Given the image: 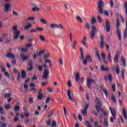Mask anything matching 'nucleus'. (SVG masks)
I'll list each match as a JSON object with an SVG mask.
<instances>
[{"label":"nucleus","instance_id":"1","mask_svg":"<svg viewBox=\"0 0 127 127\" xmlns=\"http://www.w3.org/2000/svg\"><path fill=\"white\" fill-rule=\"evenodd\" d=\"M116 15L117 16V24H116V27H117V34L118 36L119 40L120 41H122V34H121V31L119 30V29L120 28V26L121 25L120 23V21L119 20V19L121 18L122 22L123 23L125 22V20H124V18H123V16L121 15H119V13H117Z\"/></svg>","mask_w":127,"mask_h":127},{"label":"nucleus","instance_id":"2","mask_svg":"<svg viewBox=\"0 0 127 127\" xmlns=\"http://www.w3.org/2000/svg\"><path fill=\"white\" fill-rule=\"evenodd\" d=\"M105 6V3L103 0H100L98 3V8H99V12L101 14H103L104 13V9L103 7Z\"/></svg>","mask_w":127,"mask_h":127},{"label":"nucleus","instance_id":"3","mask_svg":"<svg viewBox=\"0 0 127 127\" xmlns=\"http://www.w3.org/2000/svg\"><path fill=\"white\" fill-rule=\"evenodd\" d=\"M110 110L111 111V113L113 117H113L110 118V122L113 123H114V120H116L117 119V113L116 112V110L113 111V109L111 107H110Z\"/></svg>","mask_w":127,"mask_h":127},{"label":"nucleus","instance_id":"4","mask_svg":"<svg viewBox=\"0 0 127 127\" xmlns=\"http://www.w3.org/2000/svg\"><path fill=\"white\" fill-rule=\"evenodd\" d=\"M95 109L97 111L98 114H100V112L103 113V114H104V115L105 116H108V112H105L104 111V110H103V109H102V108H101V106H100V105H96L95 106Z\"/></svg>","mask_w":127,"mask_h":127},{"label":"nucleus","instance_id":"5","mask_svg":"<svg viewBox=\"0 0 127 127\" xmlns=\"http://www.w3.org/2000/svg\"><path fill=\"white\" fill-rule=\"evenodd\" d=\"M67 95L70 102H72V103H75V102H76V100H75V99L74 98V97H73L71 95V91L69 89L67 90Z\"/></svg>","mask_w":127,"mask_h":127},{"label":"nucleus","instance_id":"6","mask_svg":"<svg viewBox=\"0 0 127 127\" xmlns=\"http://www.w3.org/2000/svg\"><path fill=\"white\" fill-rule=\"evenodd\" d=\"M88 108H89V104H86L84 107V109L82 111V114L83 117H87V115L88 114Z\"/></svg>","mask_w":127,"mask_h":127},{"label":"nucleus","instance_id":"7","mask_svg":"<svg viewBox=\"0 0 127 127\" xmlns=\"http://www.w3.org/2000/svg\"><path fill=\"white\" fill-rule=\"evenodd\" d=\"M9 9H10V4L9 3H6L4 6V12L5 13H8L9 12Z\"/></svg>","mask_w":127,"mask_h":127},{"label":"nucleus","instance_id":"8","mask_svg":"<svg viewBox=\"0 0 127 127\" xmlns=\"http://www.w3.org/2000/svg\"><path fill=\"white\" fill-rule=\"evenodd\" d=\"M20 34V31H15L13 32L14 39L15 40H16V39H18Z\"/></svg>","mask_w":127,"mask_h":127},{"label":"nucleus","instance_id":"9","mask_svg":"<svg viewBox=\"0 0 127 127\" xmlns=\"http://www.w3.org/2000/svg\"><path fill=\"white\" fill-rule=\"evenodd\" d=\"M49 75V69H46L44 70V76H43V79H47L48 76Z\"/></svg>","mask_w":127,"mask_h":127},{"label":"nucleus","instance_id":"10","mask_svg":"<svg viewBox=\"0 0 127 127\" xmlns=\"http://www.w3.org/2000/svg\"><path fill=\"white\" fill-rule=\"evenodd\" d=\"M100 39H101L100 47L102 49H104V44L105 43V42H104V36L101 35Z\"/></svg>","mask_w":127,"mask_h":127},{"label":"nucleus","instance_id":"11","mask_svg":"<svg viewBox=\"0 0 127 127\" xmlns=\"http://www.w3.org/2000/svg\"><path fill=\"white\" fill-rule=\"evenodd\" d=\"M87 41V37L84 36L83 37V40L81 41V43L84 45V47L87 48V49H89V47H88V46L87 45V43H86V42Z\"/></svg>","mask_w":127,"mask_h":127},{"label":"nucleus","instance_id":"12","mask_svg":"<svg viewBox=\"0 0 127 127\" xmlns=\"http://www.w3.org/2000/svg\"><path fill=\"white\" fill-rule=\"evenodd\" d=\"M121 61H122V63L121 64V66H124V67H126L127 62L126 61V59H125V57H121Z\"/></svg>","mask_w":127,"mask_h":127},{"label":"nucleus","instance_id":"13","mask_svg":"<svg viewBox=\"0 0 127 127\" xmlns=\"http://www.w3.org/2000/svg\"><path fill=\"white\" fill-rule=\"evenodd\" d=\"M95 80L91 79H87V87L89 88V89L91 88V84H93V83H95Z\"/></svg>","mask_w":127,"mask_h":127},{"label":"nucleus","instance_id":"14","mask_svg":"<svg viewBox=\"0 0 127 127\" xmlns=\"http://www.w3.org/2000/svg\"><path fill=\"white\" fill-rule=\"evenodd\" d=\"M20 58H21L22 61H26V60H27V59H28V58H29V56H25L24 55V54H21L20 55Z\"/></svg>","mask_w":127,"mask_h":127},{"label":"nucleus","instance_id":"15","mask_svg":"<svg viewBox=\"0 0 127 127\" xmlns=\"http://www.w3.org/2000/svg\"><path fill=\"white\" fill-rule=\"evenodd\" d=\"M106 30L107 32H110L111 30V28L110 26V21L108 20H106Z\"/></svg>","mask_w":127,"mask_h":127},{"label":"nucleus","instance_id":"16","mask_svg":"<svg viewBox=\"0 0 127 127\" xmlns=\"http://www.w3.org/2000/svg\"><path fill=\"white\" fill-rule=\"evenodd\" d=\"M5 57L6 58H11V59H14L15 58V56H14V55L10 53H8V54H6V55L5 56Z\"/></svg>","mask_w":127,"mask_h":127},{"label":"nucleus","instance_id":"17","mask_svg":"<svg viewBox=\"0 0 127 127\" xmlns=\"http://www.w3.org/2000/svg\"><path fill=\"white\" fill-rule=\"evenodd\" d=\"M100 89L102 90V91L104 92L106 97H108L109 96V95L108 93V90H107V89L105 87H104L103 86H100Z\"/></svg>","mask_w":127,"mask_h":127},{"label":"nucleus","instance_id":"18","mask_svg":"<svg viewBox=\"0 0 127 127\" xmlns=\"http://www.w3.org/2000/svg\"><path fill=\"white\" fill-rule=\"evenodd\" d=\"M34 6H35V7H33V8H32V11H33L34 12H38V11H40V10H41L40 9V8H39V7H37V6H36V5L34 4Z\"/></svg>","mask_w":127,"mask_h":127},{"label":"nucleus","instance_id":"19","mask_svg":"<svg viewBox=\"0 0 127 127\" xmlns=\"http://www.w3.org/2000/svg\"><path fill=\"white\" fill-rule=\"evenodd\" d=\"M57 28H59V29H61V30L65 31V28L62 24H59L58 25L57 24Z\"/></svg>","mask_w":127,"mask_h":127},{"label":"nucleus","instance_id":"20","mask_svg":"<svg viewBox=\"0 0 127 127\" xmlns=\"http://www.w3.org/2000/svg\"><path fill=\"white\" fill-rule=\"evenodd\" d=\"M101 70L104 72H107V71H110V68L108 67H105V65H102L101 67Z\"/></svg>","mask_w":127,"mask_h":127},{"label":"nucleus","instance_id":"21","mask_svg":"<svg viewBox=\"0 0 127 127\" xmlns=\"http://www.w3.org/2000/svg\"><path fill=\"white\" fill-rule=\"evenodd\" d=\"M122 114L126 120H127V110L123 108L122 109Z\"/></svg>","mask_w":127,"mask_h":127},{"label":"nucleus","instance_id":"22","mask_svg":"<svg viewBox=\"0 0 127 127\" xmlns=\"http://www.w3.org/2000/svg\"><path fill=\"white\" fill-rule=\"evenodd\" d=\"M80 55L81 60H84L85 59V56H84V51L82 48H80Z\"/></svg>","mask_w":127,"mask_h":127},{"label":"nucleus","instance_id":"23","mask_svg":"<svg viewBox=\"0 0 127 127\" xmlns=\"http://www.w3.org/2000/svg\"><path fill=\"white\" fill-rule=\"evenodd\" d=\"M45 62L46 63H49V67H52L53 66V64H52V61L50 60H45Z\"/></svg>","mask_w":127,"mask_h":127},{"label":"nucleus","instance_id":"24","mask_svg":"<svg viewBox=\"0 0 127 127\" xmlns=\"http://www.w3.org/2000/svg\"><path fill=\"white\" fill-rule=\"evenodd\" d=\"M31 27H32V24L29 23L25 26L24 29L25 30H28L30 28H31Z\"/></svg>","mask_w":127,"mask_h":127},{"label":"nucleus","instance_id":"25","mask_svg":"<svg viewBox=\"0 0 127 127\" xmlns=\"http://www.w3.org/2000/svg\"><path fill=\"white\" fill-rule=\"evenodd\" d=\"M50 28L51 29H54V28H57V24L55 23H51L50 24Z\"/></svg>","mask_w":127,"mask_h":127},{"label":"nucleus","instance_id":"26","mask_svg":"<svg viewBox=\"0 0 127 127\" xmlns=\"http://www.w3.org/2000/svg\"><path fill=\"white\" fill-rule=\"evenodd\" d=\"M96 104H97V106H100L101 107V104H102V102H101V100H100V99L96 98L95 101Z\"/></svg>","mask_w":127,"mask_h":127},{"label":"nucleus","instance_id":"27","mask_svg":"<svg viewBox=\"0 0 127 127\" xmlns=\"http://www.w3.org/2000/svg\"><path fill=\"white\" fill-rule=\"evenodd\" d=\"M39 37L40 40H41V41H43V42H45L46 40V39H45V37H44V36L42 35H40L39 36Z\"/></svg>","mask_w":127,"mask_h":127},{"label":"nucleus","instance_id":"28","mask_svg":"<svg viewBox=\"0 0 127 127\" xmlns=\"http://www.w3.org/2000/svg\"><path fill=\"white\" fill-rule=\"evenodd\" d=\"M76 18V20L80 22V23H83V22H84L83 19H82V18H81L80 16H77Z\"/></svg>","mask_w":127,"mask_h":127},{"label":"nucleus","instance_id":"29","mask_svg":"<svg viewBox=\"0 0 127 127\" xmlns=\"http://www.w3.org/2000/svg\"><path fill=\"white\" fill-rule=\"evenodd\" d=\"M114 63L115 64L119 63V55H116L114 58Z\"/></svg>","mask_w":127,"mask_h":127},{"label":"nucleus","instance_id":"30","mask_svg":"<svg viewBox=\"0 0 127 127\" xmlns=\"http://www.w3.org/2000/svg\"><path fill=\"white\" fill-rule=\"evenodd\" d=\"M76 45H77V41L76 40L73 41V43L72 44V49H73V50H75V49H76Z\"/></svg>","mask_w":127,"mask_h":127},{"label":"nucleus","instance_id":"31","mask_svg":"<svg viewBox=\"0 0 127 127\" xmlns=\"http://www.w3.org/2000/svg\"><path fill=\"white\" fill-rule=\"evenodd\" d=\"M80 80V74L79 73H77L75 75V81L76 82H79Z\"/></svg>","mask_w":127,"mask_h":127},{"label":"nucleus","instance_id":"32","mask_svg":"<svg viewBox=\"0 0 127 127\" xmlns=\"http://www.w3.org/2000/svg\"><path fill=\"white\" fill-rule=\"evenodd\" d=\"M108 61L111 63L113 62V60H112V55L110 53L108 54Z\"/></svg>","mask_w":127,"mask_h":127},{"label":"nucleus","instance_id":"33","mask_svg":"<svg viewBox=\"0 0 127 127\" xmlns=\"http://www.w3.org/2000/svg\"><path fill=\"white\" fill-rule=\"evenodd\" d=\"M96 36V33L94 32H91L90 33V38L91 39H94V37Z\"/></svg>","mask_w":127,"mask_h":127},{"label":"nucleus","instance_id":"34","mask_svg":"<svg viewBox=\"0 0 127 127\" xmlns=\"http://www.w3.org/2000/svg\"><path fill=\"white\" fill-rule=\"evenodd\" d=\"M21 74H22V78L24 79L26 77V73H25V71L23 70L21 72Z\"/></svg>","mask_w":127,"mask_h":127},{"label":"nucleus","instance_id":"35","mask_svg":"<svg viewBox=\"0 0 127 127\" xmlns=\"http://www.w3.org/2000/svg\"><path fill=\"white\" fill-rule=\"evenodd\" d=\"M104 125L105 127H109V122L108 121V119H107V118L104 119Z\"/></svg>","mask_w":127,"mask_h":127},{"label":"nucleus","instance_id":"36","mask_svg":"<svg viewBox=\"0 0 127 127\" xmlns=\"http://www.w3.org/2000/svg\"><path fill=\"white\" fill-rule=\"evenodd\" d=\"M59 62L60 65H61V66H63V63H64L63 59H62L61 58H59Z\"/></svg>","mask_w":127,"mask_h":127},{"label":"nucleus","instance_id":"37","mask_svg":"<svg viewBox=\"0 0 127 127\" xmlns=\"http://www.w3.org/2000/svg\"><path fill=\"white\" fill-rule=\"evenodd\" d=\"M40 21L42 24H47V21L45 19H41Z\"/></svg>","mask_w":127,"mask_h":127},{"label":"nucleus","instance_id":"38","mask_svg":"<svg viewBox=\"0 0 127 127\" xmlns=\"http://www.w3.org/2000/svg\"><path fill=\"white\" fill-rule=\"evenodd\" d=\"M97 20L100 23H103V20L102 19V17H101L100 16H97Z\"/></svg>","mask_w":127,"mask_h":127},{"label":"nucleus","instance_id":"39","mask_svg":"<svg viewBox=\"0 0 127 127\" xmlns=\"http://www.w3.org/2000/svg\"><path fill=\"white\" fill-rule=\"evenodd\" d=\"M42 98H43V93H40L38 96V99L42 100Z\"/></svg>","mask_w":127,"mask_h":127},{"label":"nucleus","instance_id":"40","mask_svg":"<svg viewBox=\"0 0 127 127\" xmlns=\"http://www.w3.org/2000/svg\"><path fill=\"white\" fill-rule=\"evenodd\" d=\"M73 36V35L72 34V33H70L69 34V42L72 43L73 42V39H72V37Z\"/></svg>","mask_w":127,"mask_h":127},{"label":"nucleus","instance_id":"41","mask_svg":"<svg viewBox=\"0 0 127 127\" xmlns=\"http://www.w3.org/2000/svg\"><path fill=\"white\" fill-rule=\"evenodd\" d=\"M4 108L6 110H9L10 108H11V106L10 105L6 104L5 105Z\"/></svg>","mask_w":127,"mask_h":127},{"label":"nucleus","instance_id":"42","mask_svg":"<svg viewBox=\"0 0 127 127\" xmlns=\"http://www.w3.org/2000/svg\"><path fill=\"white\" fill-rule=\"evenodd\" d=\"M112 100L113 103H117V100L116 99V97L114 95L112 96Z\"/></svg>","mask_w":127,"mask_h":127},{"label":"nucleus","instance_id":"43","mask_svg":"<svg viewBox=\"0 0 127 127\" xmlns=\"http://www.w3.org/2000/svg\"><path fill=\"white\" fill-rule=\"evenodd\" d=\"M38 70L40 72H42L43 71V66L42 65H39Z\"/></svg>","mask_w":127,"mask_h":127},{"label":"nucleus","instance_id":"44","mask_svg":"<svg viewBox=\"0 0 127 127\" xmlns=\"http://www.w3.org/2000/svg\"><path fill=\"white\" fill-rule=\"evenodd\" d=\"M86 59H87V60H88V61H89V62H92V58H91V56H87Z\"/></svg>","mask_w":127,"mask_h":127},{"label":"nucleus","instance_id":"45","mask_svg":"<svg viewBox=\"0 0 127 127\" xmlns=\"http://www.w3.org/2000/svg\"><path fill=\"white\" fill-rule=\"evenodd\" d=\"M45 51H40L39 53H38L37 55L38 56H41V55L44 54Z\"/></svg>","mask_w":127,"mask_h":127},{"label":"nucleus","instance_id":"46","mask_svg":"<svg viewBox=\"0 0 127 127\" xmlns=\"http://www.w3.org/2000/svg\"><path fill=\"white\" fill-rule=\"evenodd\" d=\"M116 74L119 75L120 74V67L118 66L116 68Z\"/></svg>","mask_w":127,"mask_h":127},{"label":"nucleus","instance_id":"47","mask_svg":"<svg viewBox=\"0 0 127 127\" xmlns=\"http://www.w3.org/2000/svg\"><path fill=\"white\" fill-rule=\"evenodd\" d=\"M101 57H102L103 60H106V54H105L104 53H102Z\"/></svg>","mask_w":127,"mask_h":127},{"label":"nucleus","instance_id":"48","mask_svg":"<svg viewBox=\"0 0 127 127\" xmlns=\"http://www.w3.org/2000/svg\"><path fill=\"white\" fill-rule=\"evenodd\" d=\"M108 78L109 79L111 83H112V82H113V76L112 75V74L108 75Z\"/></svg>","mask_w":127,"mask_h":127},{"label":"nucleus","instance_id":"49","mask_svg":"<svg viewBox=\"0 0 127 127\" xmlns=\"http://www.w3.org/2000/svg\"><path fill=\"white\" fill-rule=\"evenodd\" d=\"M96 22H97V19H96V18H92L91 20L92 24H95V23H96Z\"/></svg>","mask_w":127,"mask_h":127},{"label":"nucleus","instance_id":"50","mask_svg":"<svg viewBox=\"0 0 127 127\" xmlns=\"http://www.w3.org/2000/svg\"><path fill=\"white\" fill-rule=\"evenodd\" d=\"M20 109V107H19V106H18L15 107L14 109L15 112H18V111H19Z\"/></svg>","mask_w":127,"mask_h":127},{"label":"nucleus","instance_id":"51","mask_svg":"<svg viewBox=\"0 0 127 127\" xmlns=\"http://www.w3.org/2000/svg\"><path fill=\"white\" fill-rule=\"evenodd\" d=\"M0 113L1 115H3V114H5V112H4V111H3V108L0 107Z\"/></svg>","mask_w":127,"mask_h":127},{"label":"nucleus","instance_id":"52","mask_svg":"<svg viewBox=\"0 0 127 127\" xmlns=\"http://www.w3.org/2000/svg\"><path fill=\"white\" fill-rule=\"evenodd\" d=\"M92 31H91V32H94L96 33V31L97 30V28H96V26H93L92 27Z\"/></svg>","mask_w":127,"mask_h":127},{"label":"nucleus","instance_id":"53","mask_svg":"<svg viewBox=\"0 0 127 127\" xmlns=\"http://www.w3.org/2000/svg\"><path fill=\"white\" fill-rule=\"evenodd\" d=\"M122 77L124 80H125V73H126V69H123L122 71Z\"/></svg>","mask_w":127,"mask_h":127},{"label":"nucleus","instance_id":"54","mask_svg":"<svg viewBox=\"0 0 127 127\" xmlns=\"http://www.w3.org/2000/svg\"><path fill=\"white\" fill-rule=\"evenodd\" d=\"M96 56L98 58L99 60L100 61H102V59H101V56H100V55L99 54V52H96Z\"/></svg>","mask_w":127,"mask_h":127},{"label":"nucleus","instance_id":"55","mask_svg":"<svg viewBox=\"0 0 127 127\" xmlns=\"http://www.w3.org/2000/svg\"><path fill=\"white\" fill-rule=\"evenodd\" d=\"M64 114L65 118H67V109H66V107H64Z\"/></svg>","mask_w":127,"mask_h":127},{"label":"nucleus","instance_id":"56","mask_svg":"<svg viewBox=\"0 0 127 127\" xmlns=\"http://www.w3.org/2000/svg\"><path fill=\"white\" fill-rule=\"evenodd\" d=\"M4 74L5 77H7V78H9V77H10V74H9V73L7 72H5Z\"/></svg>","mask_w":127,"mask_h":127},{"label":"nucleus","instance_id":"57","mask_svg":"<svg viewBox=\"0 0 127 127\" xmlns=\"http://www.w3.org/2000/svg\"><path fill=\"white\" fill-rule=\"evenodd\" d=\"M110 5L112 8H113V7H114V1H113V0H110Z\"/></svg>","mask_w":127,"mask_h":127},{"label":"nucleus","instance_id":"58","mask_svg":"<svg viewBox=\"0 0 127 127\" xmlns=\"http://www.w3.org/2000/svg\"><path fill=\"white\" fill-rule=\"evenodd\" d=\"M12 14H13V15H15L16 16H18V13L14 10L12 11Z\"/></svg>","mask_w":127,"mask_h":127},{"label":"nucleus","instance_id":"59","mask_svg":"<svg viewBox=\"0 0 127 127\" xmlns=\"http://www.w3.org/2000/svg\"><path fill=\"white\" fill-rule=\"evenodd\" d=\"M21 51H22V52H27V51H28V49H27V48H21Z\"/></svg>","mask_w":127,"mask_h":127},{"label":"nucleus","instance_id":"60","mask_svg":"<svg viewBox=\"0 0 127 127\" xmlns=\"http://www.w3.org/2000/svg\"><path fill=\"white\" fill-rule=\"evenodd\" d=\"M78 119L79 120V121H80V122H82V121L83 120V118H82V116H81V114L78 115Z\"/></svg>","mask_w":127,"mask_h":127},{"label":"nucleus","instance_id":"61","mask_svg":"<svg viewBox=\"0 0 127 127\" xmlns=\"http://www.w3.org/2000/svg\"><path fill=\"white\" fill-rule=\"evenodd\" d=\"M85 125L88 127H91V125L90 124V122H89L88 121H86Z\"/></svg>","mask_w":127,"mask_h":127},{"label":"nucleus","instance_id":"62","mask_svg":"<svg viewBox=\"0 0 127 127\" xmlns=\"http://www.w3.org/2000/svg\"><path fill=\"white\" fill-rule=\"evenodd\" d=\"M35 19V18L34 17H30L27 18V20H31L33 21Z\"/></svg>","mask_w":127,"mask_h":127},{"label":"nucleus","instance_id":"63","mask_svg":"<svg viewBox=\"0 0 127 127\" xmlns=\"http://www.w3.org/2000/svg\"><path fill=\"white\" fill-rule=\"evenodd\" d=\"M11 96V93H6L5 94L4 97L5 98H8Z\"/></svg>","mask_w":127,"mask_h":127},{"label":"nucleus","instance_id":"64","mask_svg":"<svg viewBox=\"0 0 127 127\" xmlns=\"http://www.w3.org/2000/svg\"><path fill=\"white\" fill-rule=\"evenodd\" d=\"M52 127H56V122L53 121L52 124Z\"/></svg>","mask_w":127,"mask_h":127}]
</instances>
